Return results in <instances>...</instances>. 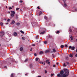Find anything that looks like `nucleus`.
Returning a JSON list of instances; mask_svg holds the SVG:
<instances>
[{
  "label": "nucleus",
  "instance_id": "1",
  "mask_svg": "<svg viewBox=\"0 0 77 77\" xmlns=\"http://www.w3.org/2000/svg\"><path fill=\"white\" fill-rule=\"evenodd\" d=\"M64 72L63 71H61L60 74H58L57 75V76L58 77H67L69 75V71L67 69H65L64 70Z\"/></svg>",
  "mask_w": 77,
  "mask_h": 77
},
{
  "label": "nucleus",
  "instance_id": "2",
  "mask_svg": "<svg viewBox=\"0 0 77 77\" xmlns=\"http://www.w3.org/2000/svg\"><path fill=\"white\" fill-rule=\"evenodd\" d=\"M11 12L12 13L11 14V17H14V15L15 14V12L14 11H11Z\"/></svg>",
  "mask_w": 77,
  "mask_h": 77
},
{
  "label": "nucleus",
  "instance_id": "3",
  "mask_svg": "<svg viewBox=\"0 0 77 77\" xmlns=\"http://www.w3.org/2000/svg\"><path fill=\"white\" fill-rule=\"evenodd\" d=\"M69 49H70V48H71V50H74L75 49V47L74 46L72 47L71 46H69Z\"/></svg>",
  "mask_w": 77,
  "mask_h": 77
},
{
  "label": "nucleus",
  "instance_id": "4",
  "mask_svg": "<svg viewBox=\"0 0 77 77\" xmlns=\"http://www.w3.org/2000/svg\"><path fill=\"white\" fill-rule=\"evenodd\" d=\"M1 33H2L1 34V36L2 37V36H3L4 35H5V32H4L3 31L2 32H1Z\"/></svg>",
  "mask_w": 77,
  "mask_h": 77
},
{
  "label": "nucleus",
  "instance_id": "5",
  "mask_svg": "<svg viewBox=\"0 0 77 77\" xmlns=\"http://www.w3.org/2000/svg\"><path fill=\"white\" fill-rule=\"evenodd\" d=\"M14 36H17V33L16 32H15L14 33Z\"/></svg>",
  "mask_w": 77,
  "mask_h": 77
},
{
  "label": "nucleus",
  "instance_id": "6",
  "mask_svg": "<svg viewBox=\"0 0 77 77\" xmlns=\"http://www.w3.org/2000/svg\"><path fill=\"white\" fill-rule=\"evenodd\" d=\"M39 54H44V52L42 51H41L39 52Z\"/></svg>",
  "mask_w": 77,
  "mask_h": 77
},
{
  "label": "nucleus",
  "instance_id": "7",
  "mask_svg": "<svg viewBox=\"0 0 77 77\" xmlns=\"http://www.w3.org/2000/svg\"><path fill=\"white\" fill-rule=\"evenodd\" d=\"M14 23H15V21L12 20L11 22V24H14Z\"/></svg>",
  "mask_w": 77,
  "mask_h": 77
},
{
  "label": "nucleus",
  "instance_id": "8",
  "mask_svg": "<svg viewBox=\"0 0 77 77\" xmlns=\"http://www.w3.org/2000/svg\"><path fill=\"white\" fill-rule=\"evenodd\" d=\"M52 50L53 51V52H54V53H56V49H55V48H53L52 49Z\"/></svg>",
  "mask_w": 77,
  "mask_h": 77
},
{
  "label": "nucleus",
  "instance_id": "9",
  "mask_svg": "<svg viewBox=\"0 0 77 77\" xmlns=\"http://www.w3.org/2000/svg\"><path fill=\"white\" fill-rule=\"evenodd\" d=\"M49 51H50L49 50H47L45 51V53H48Z\"/></svg>",
  "mask_w": 77,
  "mask_h": 77
},
{
  "label": "nucleus",
  "instance_id": "10",
  "mask_svg": "<svg viewBox=\"0 0 77 77\" xmlns=\"http://www.w3.org/2000/svg\"><path fill=\"white\" fill-rule=\"evenodd\" d=\"M23 47H21L20 48V51H23Z\"/></svg>",
  "mask_w": 77,
  "mask_h": 77
},
{
  "label": "nucleus",
  "instance_id": "11",
  "mask_svg": "<svg viewBox=\"0 0 77 77\" xmlns=\"http://www.w3.org/2000/svg\"><path fill=\"white\" fill-rule=\"evenodd\" d=\"M0 25L1 26H3V23L1 22L0 23Z\"/></svg>",
  "mask_w": 77,
  "mask_h": 77
},
{
  "label": "nucleus",
  "instance_id": "12",
  "mask_svg": "<svg viewBox=\"0 0 77 77\" xmlns=\"http://www.w3.org/2000/svg\"><path fill=\"white\" fill-rule=\"evenodd\" d=\"M14 77V74H13V73L11 74V77Z\"/></svg>",
  "mask_w": 77,
  "mask_h": 77
},
{
  "label": "nucleus",
  "instance_id": "13",
  "mask_svg": "<svg viewBox=\"0 0 77 77\" xmlns=\"http://www.w3.org/2000/svg\"><path fill=\"white\" fill-rule=\"evenodd\" d=\"M69 57H73V56H72V54H70L69 55Z\"/></svg>",
  "mask_w": 77,
  "mask_h": 77
},
{
  "label": "nucleus",
  "instance_id": "14",
  "mask_svg": "<svg viewBox=\"0 0 77 77\" xmlns=\"http://www.w3.org/2000/svg\"><path fill=\"white\" fill-rule=\"evenodd\" d=\"M42 14V12L40 11L39 12V14H38V16H40L41 14Z\"/></svg>",
  "mask_w": 77,
  "mask_h": 77
},
{
  "label": "nucleus",
  "instance_id": "15",
  "mask_svg": "<svg viewBox=\"0 0 77 77\" xmlns=\"http://www.w3.org/2000/svg\"><path fill=\"white\" fill-rule=\"evenodd\" d=\"M70 38L71 39V40H73V39H74V38H73V37L71 36L70 37Z\"/></svg>",
  "mask_w": 77,
  "mask_h": 77
},
{
  "label": "nucleus",
  "instance_id": "16",
  "mask_svg": "<svg viewBox=\"0 0 77 77\" xmlns=\"http://www.w3.org/2000/svg\"><path fill=\"white\" fill-rule=\"evenodd\" d=\"M20 32H21V33H23V34H24V32L22 31V30H21L20 31Z\"/></svg>",
  "mask_w": 77,
  "mask_h": 77
},
{
  "label": "nucleus",
  "instance_id": "17",
  "mask_svg": "<svg viewBox=\"0 0 77 77\" xmlns=\"http://www.w3.org/2000/svg\"><path fill=\"white\" fill-rule=\"evenodd\" d=\"M20 24V23H16V25L17 26H19Z\"/></svg>",
  "mask_w": 77,
  "mask_h": 77
},
{
  "label": "nucleus",
  "instance_id": "18",
  "mask_svg": "<svg viewBox=\"0 0 77 77\" xmlns=\"http://www.w3.org/2000/svg\"><path fill=\"white\" fill-rule=\"evenodd\" d=\"M48 38H52V36L51 35H48Z\"/></svg>",
  "mask_w": 77,
  "mask_h": 77
},
{
  "label": "nucleus",
  "instance_id": "19",
  "mask_svg": "<svg viewBox=\"0 0 77 77\" xmlns=\"http://www.w3.org/2000/svg\"><path fill=\"white\" fill-rule=\"evenodd\" d=\"M63 66H66V63H64L63 64Z\"/></svg>",
  "mask_w": 77,
  "mask_h": 77
},
{
  "label": "nucleus",
  "instance_id": "20",
  "mask_svg": "<svg viewBox=\"0 0 77 77\" xmlns=\"http://www.w3.org/2000/svg\"><path fill=\"white\" fill-rule=\"evenodd\" d=\"M64 5L65 7H66L67 6V5L66 4V3H65V2L64 3Z\"/></svg>",
  "mask_w": 77,
  "mask_h": 77
},
{
  "label": "nucleus",
  "instance_id": "21",
  "mask_svg": "<svg viewBox=\"0 0 77 77\" xmlns=\"http://www.w3.org/2000/svg\"><path fill=\"white\" fill-rule=\"evenodd\" d=\"M45 33V31H43L41 32L40 33H41V34H44Z\"/></svg>",
  "mask_w": 77,
  "mask_h": 77
},
{
  "label": "nucleus",
  "instance_id": "22",
  "mask_svg": "<svg viewBox=\"0 0 77 77\" xmlns=\"http://www.w3.org/2000/svg\"><path fill=\"white\" fill-rule=\"evenodd\" d=\"M60 47L61 48H63L64 46L63 45H61Z\"/></svg>",
  "mask_w": 77,
  "mask_h": 77
},
{
  "label": "nucleus",
  "instance_id": "23",
  "mask_svg": "<svg viewBox=\"0 0 77 77\" xmlns=\"http://www.w3.org/2000/svg\"><path fill=\"white\" fill-rule=\"evenodd\" d=\"M44 18L45 20H47V17H44Z\"/></svg>",
  "mask_w": 77,
  "mask_h": 77
},
{
  "label": "nucleus",
  "instance_id": "24",
  "mask_svg": "<svg viewBox=\"0 0 77 77\" xmlns=\"http://www.w3.org/2000/svg\"><path fill=\"white\" fill-rule=\"evenodd\" d=\"M22 39H23V40H25V38L24 37H22Z\"/></svg>",
  "mask_w": 77,
  "mask_h": 77
},
{
  "label": "nucleus",
  "instance_id": "25",
  "mask_svg": "<svg viewBox=\"0 0 77 77\" xmlns=\"http://www.w3.org/2000/svg\"><path fill=\"white\" fill-rule=\"evenodd\" d=\"M28 60V59H26L25 60V62H27V61Z\"/></svg>",
  "mask_w": 77,
  "mask_h": 77
},
{
  "label": "nucleus",
  "instance_id": "26",
  "mask_svg": "<svg viewBox=\"0 0 77 77\" xmlns=\"http://www.w3.org/2000/svg\"><path fill=\"white\" fill-rule=\"evenodd\" d=\"M56 33H57V34L60 33V32L59 31H57L56 32Z\"/></svg>",
  "mask_w": 77,
  "mask_h": 77
},
{
  "label": "nucleus",
  "instance_id": "27",
  "mask_svg": "<svg viewBox=\"0 0 77 77\" xmlns=\"http://www.w3.org/2000/svg\"><path fill=\"white\" fill-rule=\"evenodd\" d=\"M38 59H39V58H37L35 59V60L36 61H38Z\"/></svg>",
  "mask_w": 77,
  "mask_h": 77
},
{
  "label": "nucleus",
  "instance_id": "28",
  "mask_svg": "<svg viewBox=\"0 0 77 77\" xmlns=\"http://www.w3.org/2000/svg\"><path fill=\"white\" fill-rule=\"evenodd\" d=\"M48 61H49V60H47L46 61V63H47V62H49Z\"/></svg>",
  "mask_w": 77,
  "mask_h": 77
},
{
  "label": "nucleus",
  "instance_id": "29",
  "mask_svg": "<svg viewBox=\"0 0 77 77\" xmlns=\"http://www.w3.org/2000/svg\"><path fill=\"white\" fill-rule=\"evenodd\" d=\"M65 47H66V48H68V45H65Z\"/></svg>",
  "mask_w": 77,
  "mask_h": 77
},
{
  "label": "nucleus",
  "instance_id": "30",
  "mask_svg": "<svg viewBox=\"0 0 77 77\" xmlns=\"http://www.w3.org/2000/svg\"><path fill=\"white\" fill-rule=\"evenodd\" d=\"M54 75V74H51V77H53V76Z\"/></svg>",
  "mask_w": 77,
  "mask_h": 77
},
{
  "label": "nucleus",
  "instance_id": "31",
  "mask_svg": "<svg viewBox=\"0 0 77 77\" xmlns=\"http://www.w3.org/2000/svg\"><path fill=\"white\" fill-rule=\"evenodd\" d=\"M20 3H22L23 2V1L20 0Z\"/></svg>",
  "mask_w": 77,
  "mask_h": 77
},
{
  "label": "nucleus",
  "instance_id": "32",
  "mask_svg": "<svg viewBox=\"0 0 77 77\" xmlns=\"http://www.w3.org/2000/svg\"><path fill=\"white\" fill-rule=\"evenodd\" d=\"M69 31L70 32H72V29H69Z\"/></svg>",
  "mask_w": 77,
  "mask_h": 77
},
{
  "label": "nucleus",
  "instance_id": "33",
  "mask_svg": "<svg viewBox=\"0 0 77 77\" xmlns=\"http://www.w3.org/2000/svg\"><path fill=\"white\" fill-rule=\"evenodd\" d=\"M66 63L67 65H69V63L68 62H67Z\"/></svg>",
  "mask_w": 77,
  "mask_h": 77
},
{
  "label": "nucleus",
  "instance_id": "34",
  "mask_svg": "<svg viewBox=\"0 0 77 77\" xmlns=\"http://www.w3.org/2000/svg\"><path fill=\"white\" fill-rule=\"evenodd\" d=\"M50 62L49 61H48V64L50 65Z\"/></svg>",
  "mask_w": 77,
  "mask_h": 77
},
{
  "label": "nucleus",
  "instance_id": "35",
  "mask_svg": "<svg viewBox=\"0 0 77 77\" xmlns=\"http://www.w3.org/2000/svg\"><path fill=\"white\" fill-rule=\"evenodd\" d=\"M12 7H9V9L10 10V9H12Z\"/></svg>",
  "mask_w": 77,
  "mask_h": 77
},
{
  "label": "nucleus",
  "instance_id": "36",
  "mask_svg": "<svg viewBox=\"0 0 77 77\" xmlns=\"http://www.w3.org/2000/svg\"><path fill=\"white\" fill-rule=\"evenodd\" d=\"M20 9V8H17L16 9L17 10V11H18V10Z\"/></svg>",
  "mask_w": 77,
  "mask_h": 77
},
{
  "label": "nucleus",
  "instance_id": "37",
  "mask_svg": "<svg viewBox=\"0 0 77 77\" xmlns=\"http://www.w3.org/2000/svg\"><path fill=\"white\" fill-rule=\"evenodd\" d=\"M7 21L8 22H9V21H10V19H9L8 20H7Z\"/></svg>",
  "mask_w": 77,
  "mask_h": 77
},
{
  "label": "nucleus",
  "instance_id": "38",
  "mask_svg": "<svg viewBox=\"0 0 77 77\" xmlns=\"http://www.w3.org/2000/svg\"><path fill=\"white\" fill-rule=\"evenodd\" d=\"M13 62H15V60H13Z\"/></svg>",
  "mask_w": 77,
  "mask_h": 77
},
{
  "label": "nucleus",
  "instance_id": "39",
  "mask_svg": "<svg viewBox=\"0 0 77 77\" xmlns=\"http://www.w3.org/2000/svg\"><path fill=\"white\" fill-rule=\"evenodd\" d=\"M55 66H56V65H53V67H54H54H55Z\"/></svg>",
  "mask_w": 77,
  "mask_h": 77
},
{
  "label": "nucleus",
  "instance_id": "40",
  "mask_svg": "<svg viewBox=\"0 0 77 77\" xmlns=\"http://www.w3.org/2000/svg\"><path fill=\"white\" fill-rule=\"evenodd\" d=\"M16 18H17V19H18V16H16Z\"/></svg>",
  "mask_w": 77,
  "mask_h": 77
},
{
  "label": "nucleus",
  "instance_id": "41",
  "mask_svg": "<svg viewBox=\"0 0 77 77\" xmlns=\"http://www.w3.org/2000/svg\"><path fill=\"white\" fill-rule=\"evenodd\" d=\"M38 9H40V8H39V6H38L37 7Z\"/></svg>",
  "mask_w": 77,
  "mask_h": 77
},
{
  "label": "nucleus",
  "instance_id": "42",
  "mask_svg": "<svg viewBox=\"0 0 77 77\" xmlns=\"http://www.w3.org/2000/svg\"><path fill=\"white\" fill-rule=\"evenodd\" d=\"M37 54L36 53L34 54V55L35 56H36Z\"/></svg>",
  "mask_w": 77,
  "mask_h": 77
},
{
  "label": "nucleus",
  "instance_id": "43",
  "mask_svg": "<svg viewBox=\"0 0 77 77\" xmlns=\"http://www.w3.org/2000/svg\"><path fill=\"white\" fill-rule=\"evenodd\" d=\"M36 39H38V36H36Z\"/></svg>",
  "mask_w": 77,
  "mask_h": 77
},
{
  "label": "nucleus",
  "instance_id": "44",
  "mask_svg": "<svg viewBox=\"0 0 77 77\" xmlns=\"http://www.w3.org/2000/svg\"><path fill=\"white\" fill-rule=\"evenodd\" d=\"M66 59H67V60H68V57H66Z\"/></svg>",
  "mask_w": 77,
  "mask_h": 77
},
{
  "label": "nucleus",
  "instance_id": "45",
  "mask_svg": "<svg viewBox=\"0 0 77 77\" xmlns=\"http://www.w3.org/2000/svg\"><path fill=\"white\" fill-rule=\"evenodd\" d=\"M44 44H47V42L45 41L44 42Z\"/></svg>",
  "mask_w": 77,
  "mask_h": 77
},
{
  "label": "nucleus",
  "instance_id": "46",
  "mask_svg": "<svg viewBox=\"0 0 77 77\" xmlns=\"http://www.w3.org/2000/svg\"><path fill=\"white\" fill-rule=\"evenodd\" d=\"M32 46H35V44H32Z\"/></svg>",
  "mask_w": 77,
  "mask_h": 77
},
{
  "label": "nucleus",
  "instance_id": "47",
  "mask_svg": "<svg viewBox=\"0 0 77 77\" xmlns=\"http://www.w3.org/2000/svg\"><path fill=\"white\" fill-rule=\"evenodd\" d=\"M45 62H42V64H44V63H45Z\"/></svg>",
  "mask_w": 77,
  "mask_h": 77
},
{
  "label": "nucleus",
  "instance_id": "48",
  "mask_svg": "<svg viewBox=\"0 0 77 77\" xmlns=\"http://www.w3.org/2000/svg\"><path fill=\"white\" fill-rule=\"evenodd\" d=\"M75 11H77V9H76L75 10Z\"/></svg>",
  "mask_w": 77,
  "mask_h": 77
},
{
  "label": "nucleus",
  "instance_id": "49",
  "mask_svg": "<svg viewBox=\"0 0 77 77\" xmlns=\"http://www.w3.org/2000/svg\"><path fill=\"white\" fill-rule=\"evenodd\" d=\"M52 56H53V57H54V54H52Z\"/></svg>",
  "mask_w": 77,
  "mask_h": 77
},
{
  "label": "nucleus",
  "instance_id": "50",
  "mask_svg": "<svg viewBox=\"0 0 77 77\" xmlns=\"http://www.w3.org/2000/svg\"><path fill=\"white\" fill-rule=\"evenodd\" d=\"M8 23H6V24H8Z\"/></svg>",
  "mask_w": 77,
  "mask_h": 77
},
{
  "label": "nucleus",
  "instance_id": "51",
  "mask_svg": "<svg viewBox=\"0 0 77 77\" xmlns=\"http://www.w3.org/2000/svg\"><path fill=\"white\" fill-rule=\"evenodd\" d=\"M45 73H47V71L46 70H45Z\"/></svg>",
  "mask_w": 77,
  "mask_h": 77
},
{
  "label": "nucleus",
  "instance_id": "52",
  "mask_svg": "<svg viewBox=\"0 0 77 77\" xmlns=\"http://www.w3.org/2000/svg\"><path fill=\"white\" fill-rule=\"evenodd\" d=\"M5 68H7L6 67V66H5Z\"/></svg>",
  "mask_w": 77,
  "mask_h": 77
},
{
  "label": "nucleus",
  "instance_id": "53",
  "mask_svg": "<svg viewBox=\"0 0 77 77\" xmlns=\"http://www.w3.org/2000/svg\"><path fill=\"white\" fill-rule=\"evenodd\" d=\"M57 65H59V63H57Z\"/></svg>",
  "mask_w": 77,
  "mask_h": 77
},
{
  "label": "nucleus",
  "instance_id": "54",
  "mask_svg": "<svg viewBox=\"0 0 77 77\" xmlns=\"http://www.w3.org/2000/svg\"><path fill=\"white\" fill-rule=\"evenodd\" d=\"M75 57H77V54L75 55Z\"/></svg>",
  "mask_w": 77,
  "mask_h": 77
},
{
  "label": "nucleus",
  "instance_id": "55",
  "mask_svg": "<svg viewBox=\"0 0 77 77\" xmlns=\"http://www.w3.org/2000/svg\"><path fill=\"white\" fill-rule=\"evenodd\" d=\"M63 2H65L66 0H63Z\"/></svg>",
  "mask_w": 77,
  "mask_h": 77
},
{
  "label": "nucleus",
  "instance_id": "56",
  "mask_svg": "<svg viewBox=\"0 0 77 77\" xmlns=\"http://www.w3.org/2000/svg\"><path fill=\"white\" fill-rule=\"evenodd\" d=\"M25 75H27V73H26V74H25Z\"/></svg>",
  "mask_w": 77,
  "mask_h": 77
},
{
  "label": "nucleus",
  "instance_id": "57",
  "mask_svg": "<svg viewBox=\"0 0 77 77\" xmlns=\"http://www.w3.org/2000/svg\"><path fill=\"white\" fill-rule=\"evenodd\" d=\"M8 13H9V14H10V13H11V12H10L9 11V12H8Z\"/></svg>",
  "mask_w": 77,
  "mask_h": 77
},
{
  "label": "nucleus",
  "instance_id": "58",
  "mask_svg": "<svg viewBox=\"0 0 77 77\" xmlns=\"http://www.w3.org/2000/svg\"><path fill=\"white\" fill-rule=\"evenodd\" d=\"M44 65H45V63H44Z\"/></svg>",
  "mask_w": 77,
  "mask_h": 77
},
{
  "label": "nucleus",
  "instance_id": "59",
  "mask_svg": "<svg viewBox=\"0 0 77 77\" xmlns=\"http://www.w3.org/2000/svg\"><path fill=\"white\" fill-rule=\"evenodd\" d=\"M32 50V49L30 50V51H31Z\"/></svg>",
  "mask_w": 77,
  "mask_h": 77
},
{
  "label": "nucleus",
  "instance_id": "60",
  "mask_svg": "<svg viewBox=\"0 0 77 77\" xmlns=\"http://www.w3.org/2000/svg\"><path fill=\"white\" fill-rule=\"evenodd\" d=\"M38 77H41V76H38Z\"/></svg>",
  "mask_w": 77,
  "mask_h": 77
},
{
  "label": "nucleus",
  "instance_id": "61",
  "mask_svg": "<svg viewBox=\"0 0 77 77\" xmlns=\"http://www.w3.org/2000/svg\"><path fill=\"white\" fill-rule=\"evenodd\" d=\"M6 8H8V7L6 6Z\"/></svg>",
  "mask_w": 77,
  "mask_h": 77
},
{
  "label": "nucleus",
  "instance_id": "62",
  "mask_svg": "<svg viewBox=\"0 0 77 77\" xmlns=\"http://www.w3.org/2000/svg\"><path fill=\"white\" fill-rule=\"evenodd\" d=\"M76 52H77V49L76 50Z\"/></svg>",
  "mask_w": 77,
  "mask_h": 77
},
{
  "label": "nucleus",
  "instance_id": "63",
  "mask_svg": "<svg viewBox=\"0 0 77 77\" xmlns=\"http://www.w3.org/2000/svg\"><path fill=\"white\" fill-rule=\"evenodd\" d=\"M73 77H75V75H74V76H73Z\"/></svg>",
  "mask_w": 77,
  "mask_h": 77
},
{
  "label": "nucleus",
  "instance_id": "64",
  "mask_svg": "<svg viewBox=\"0 0 77 77\" xmlns=\"http://www.w3.org/2000/svg\"><path fill=\"white\" fill-rule=\"evenodd\" d=\"M31 49L32 50V48H31Z\"/></svg>",
  "mask_w": 77,
  "mask_h": 77
}]
</instances>
